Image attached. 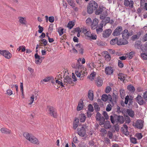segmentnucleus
I'll return each mask as SVG.
<instances>
[{
  "mask_svg": "<svg viewBox=\"0 0 147 147\" xmlns=\"http://www.w3.org/2000/svg\"><path fill=\"white\" fill-rule=\"evenodd\" d=\"M78 64H77L74 68L76 69L75 71V74L77 77L80 78L81 76V73H82V70L84 69V67L83 65L81 64L80 63V61L82 62V63L84 64L85 63V60L84 58H79L77 60Z\"/></svg>",
  "mask_w": 147,
  "mask_h": 147,
  "instance_id": "1",
  "label": "nucleus"
},
{
  "mask_svg": "<svg viewBox=\"0 0 147 147\" xmlns=\"http://www.w3.org/2000/svg\"><path fill=\"white\" fill-rule=\"evenodd\" d=\"M23 135L24 137L31 143L37 145L39 144V142L38 139L31 134L25 132L23 134Z\"/></svg>",
  "mask_w": 147,
  "mask_h": 147,
  "instance_id": "2",
  "label": "nucleus"
},
{
  "mask_svg": "<svg viewBox=\"0 0 147 147\" xmlns=\"http://www.w3.org/2000/svg\"><path fill=\"white\" fill-rule=\"evenodd\" d=\"M98 6V4L95 1H90L88 6V13L90 14L92 13L94 10L97 9Z\"/></svg>",
  "mask_w": 147,
  "mask_h": 147,
  "instance_id": "3",
  "label": "nucleus"
},
{
  "mask_svg": "<svg viewBox=\"0 0 147 147\" xmlns=\"http://www.w3.org/2000/svg\"><path fill=\"white\" fill-rule=\"evenodd\" d=\"M47 109L50 116L55 118H57L58 113L56 108L53 106L49 105L47 107Z\"/></svg>",
  "mask_w": 147,
  "mask_h": 147,
  "instance_id": "4",
  "label": "nucleus"
},
{
  "mask_svg": "<svg viewBox=\"0 0 147 147\" xmlns=\"http://www.w3.org/2000/svg\"><path fill=\"white\" fill-rule=\"evenodd\" d=\"M107 16L106 12H103L100 15V19L103 20L101 22L100 24L103 26H105L106 24L109 23V22L110 18L109 17L105 18Z\"/></svg>",
  "mask_w": 147,
  "mask_h": 147,
  "instance_id": "5",
  "label": "nucleus"
},
{
  "mask_svg": "<svg viewBox=\"0 0 147 147\" xmlns=\"http://www.w3.org/2000/svg\"><path fill=\"white\" fill-rule=\"evenodd\" d=\"M87 126L86 125H83L80 128L78 129L77 133L79 135L82 137L84 136L86 133V129Z\"/></svg>",
  "mask_w": 147,
  "mask_h": 147,
  "instance_id": "6",
  "label": "nucleus"
},
{
  "mask_svg": "<svg viewBox=\"0 0 147 147\" xmlns=\"http://www.w3.org/2000/svg\"><path fill=\"white\" fill-rule=\"evenodd\" d=\"M96 119L97 120L99 121V124L100 125L104 124L105 119L104 118L101 116V115L99 113H97L96 115Z\"/></svg>",
  "mask_w": 147,
  "mask_h": 147,
  "instance_id": "7",
  "label": "nucleus"
},
{
  "mask_svg": "<svg viewBox=\"0 0 147 147\" xmlns=\"http://www.w3.org/2000/svg\"><path fill=\"white\" fill-rule=\"evenodd\" d=\"M122 30V28L121 26H118L114 30L113 35L114 36L120 35Z\"/></svg>",
  "mask_w": 147,
  "mask_h": 147,
  "instance_id": "8",
  "label": "nucleus"
},
{
  "mask_svg": "<svg viewBox=\"0 0 147 147\" xmlns=\"http://www.w3.org/2000/svg\"><path fill=\"white\" fill-rule=\"evenodd\" d=\"M0 53L8 59H10L11 56V54L8 51L6 50H0Z\"/></svg>",
  "mask_w": 147,
  "mask_h": 147,
  "instance_id": "9",
  "label": "nucleus"
},
{
  "mask_svg": "<svg viewBox=\"0 0 147 147\" xmlns=\"http://www.w3.org/2000/svg\"><path fill=\"white\" fill-rule=\"evenodd\" d=\"M105 71L107 75H111L113 73V68L111 66H108L105 68Z\"/></svg>",
  "mask_w": 147,
  "mask_h": 147,
  "instance_id": "10",
  "label": "nucleus"
},
{
  "mask_svg": "<svg viewBox=\"0 0 147 147\" xmlns=\"http://www.w3.org/2000/svg\"><path fill=\"white\" fill-rule=\"evenodd\" d=\"M133 125L137 128L141 129L143 126V122L141 120H138L136 122L135 125Z\"/></svg>",
  "mask_w": 147,
  "mask_h": 147,
  "instance_id": "11",
  "label": "nucleus"
},
{
  "mask_svg": "<svg viewBox=\"0 0 147 147\" xmlns=\"http://www.w3.org/2000/svg\"><path fill=\"white\" fill-rule=\"evenodd\" d=\"M112 32L111 29H108L103 31L102 33V36L104 38H107L109 36Z\"/></svg>",
  "mask_w": 147,
  "mask_h": 147,
  "instance_id": "12",
  "label": "nucleus"
},
{
  "mask_svg": "<svg viewBox=\"0 0 147 147\" xmlns=\"http://www.w3.org/2000/svg\"><path fill=\"white\" fill-rule=\"evenodd\" d=\"M63 83L64 84L66 85L67 84H73L72 79L69 76H67L64 78Z\"/></svg>",
  "mask_w": 147,
  "mask_h": 147,
  "instance_id": "13",
  "label": "nucleus"
},
{
  "mask_svg": "<svg viewBox=\"0 0 147 147\" xmlns=\"http://www.w3.org/2000/svg\"><path fill=\"white\" fill-rule=\"evenodd\" d=\"M128 43V41L127 40L123 38L118 39V42H117V45H122L127 44Z\"/></svg>",
  "mask_w": 147,
  "mask_h": 147,
  "instance_id": "14",
  "label": "nucleus"
},
{
  "mask_svg": "<svg viewBox=\"0 0 147 147\" xmlns=\"http://www.w3.org/2000/svg\"><path fill=\"white\" fill-rule=\"evenodd\" d=\"M122 36L123 38L126 39H128L129 36V34L128 30L125 29L123 30L122 33Z\"/></svg>",
  "mask_w": 147,
  "mask_h": 147,
  "instance_id": "15",
  "label": "nucleus"
},
{
  "mask_svg": "<svg viewBox=\"0 0 147 147\" xmlns=\"http://www.w3.org/2000/svg\"><path fill=\"white\" fill-rule=\"evenodd\" d=\"M124 4L125 6L132 8L133 6L134 2L132 0L129 1V0H125Z\"/></svg>",
  "mask_w": 147,
  "mask_h": 147,
  "instance_id": "16",
  "label": "nucleus"
},
{
  "mask_svg": "<svg viewBox=\"0 0 147 147\" xmlns=\"http://www.w3.org/2000/svg\"><path fill=\"white\" fill-rule=\"evenodd\" d=\"M121 130L125 135L128 136L129 135V133L128 131V127L127 125L124 124L123 126L121 128Z\"/></svg>",
  "mask_w": 147,
  "mask_h": 147,
  "instance_id": "17",
  "label": "nucleus"
},
{
  "mask_svg": "<svg viewBox=\"0 0 147 147\" xmlns=\"http://www.w3.org/2000/svg\"><path fill=\"white\" fill-rule=\"evenodd\" d=\"M98 22V20L96 18L93 20L92 24L91 25V28L92 29H94L96 28Z\"/></svg>",
  "mask_w": 147,
  "mask_h": 147,
  "instance_id": "18",
  "label": "nucleus"
},
{
  "mask_svg": "<svg viewBox=\"0 0 147 147\" xmlns=\"http://www.w3.org/2000/svg\"><path fill=\"white\" fill-rule=\"evenodd\" d=\"M96 84L98 87H100L103 84V80L102 78L98 77L96 80Z\"/></svg>",
  "mask_w": 147,
  "mask_h": 147,
  "instance_id": "19",
  "label": "nucleus"
},
{
  "mask_svg": "<svg viewBox=\"0 0 147 147\" xmlns=\"http://www.w3.org/2000/svg\"><path fill=\"white\" fill-rule=\"evenodd\" d=\"M108 98H110V100L112 99L111 96L109 94L108 96L106 94H104L102 96L101 99L104 101H106Z\"/></svg>",
  "mask_w": 147,
  "mask_h": 147,
  "instance_id": "20",
  "label": "nucleus"
},
{
  "mask_svg": "<svg viewBox=\"0 0 147 147\" xmlns=\"http://www.w3.org/2000/svg\"><path fill=\"white\" fill-rule=\"evenodd\" d=\"M18 19L19 20V22L21 24L25 25L26 24L27 21L26 20V18H24L22 17H18Z\"/></svg>",
  "mask_w": 147,
  "mask_h": 147,
  "instance_id": "21",
  "label": "nucleus"
},
{
  "mask_svg": "<svg viewBox=\"0 0 147 147\" xmlns=\"http://www.w3.org/2000/svg\"><path fill=\"white\" fill-rule=\"evenodd\" d=\"M136 99L140 105H142L144 103V101L143 100L141 96L138 95Z\"/></svg>",
  "mask_w": 147,
  "mask_h": 147,
  "instance_id": "22",
  "label": "nucleus"
},
{
  "mask_svg": "<svg viewBox=\"0 0 147 147\" xmlns=\"http://www.w3.org/2000/svg\"><path fill=\"white\" fill-rule=\"evenodd\" d=\"M88 97L90 100H92L94 98L93 92V91L90 90L88 92Z\"/></svg>",
  "mask_w": 147,
  "mask_h": 147,
  "instance_id": "23",
  "label": "nucleus"
},
{
  "mask_svg": "<svg viewBox=\"0 0 147 147\" xmlns=\"http://www.w3.org/2000/svg\"><path fill=\"white\" fill-rule=\"evenodd\" d=\"M83 107V102L82 100H80L77 109V111H80L81 110Z\"/></svg>",
  "mask_w": 147,
  "mask_h": 147,
  "instance_id": "24",
  "label": "nucleus"
},
{
  "mask_svg": "<svg viewBox=\"0 0 147 147\" xmlns=\"http://www.w3.org/2000/svg\"><path fill=\"white\" fill-rule=\"evenodd\" d=\"M81 32L80 30V28L79 27H78L75 28L74 29V34H77V36L78 37H79L80 36V33Z\"/></svg>",
  "mask_w": 147,
  "mask_h": 147,
  "instance_id": "25",
  "label": "nucleus"
},
{
  "mask_svg": "<svg viewBox=\"0 0 147 147\" xmlns=\"http://www.w3.org/2000/svg\"><path fill=\"white\" fill-rule=\"evenodd\" d=\"M1 132L3 134H9L11 132V130L6 128H2L0 129Z\"/></svg>",
  "mask_w": 147,
  "mask_h": 147,
  "instance_id": "26",
  "label": "nucleus"
},
{
  "mask_svg": "<svg viewBox=\"0 0 147 147\" xmlns=\"http://www.w3.org/2000/svg\"><path fill=\"white\" fill-rule=\"evenodd\" d=\"M96 75V73L94 71H93L90 75L88 76V78L91 80H93Z\"/></svg>",
  "mask_w": 147,
  "mask_h": 147,
  "instance_id": "27",
  "label": "nucleus"
},
{
  "mask_svg": "<svg viewBox=\"0 0 147 147\" xmlns=\"http://www.w3.org/2000/svg\"><path fill=\"white\" fill-rule=\"evenodd\" d=\"M115 121L117 123H123L124 122V118L123 116H119Z\"/></svg>",
  "mask_w": 147,
  "mask_h": 147,
  "instance_id": "28",
  "label": "nucleus"
},
{
  "mask_svg": "<svg viewBox=\"0 0 147 147\" xmlns=\"http://www.w3.org/2000/svg\"><path fill=\"white\" fill-rule=\"evenodd\" d=\"M141 34V33L140 32H137V34L133 35L131 38L132 40H134L136 39H138Z\"/></svg>",
  "mask_w": 147,
  "mask_h": 147,
  "instance_id": "29",
  "label": "nucleus"
},
{
  "mask_svg": "<svg viewBox=\"0 0 147 147\" xmlns=\"http://www.w3.org/2000/svg\"><path fill=\"white\" fill-rule=\"evenodd\" d=\"M104 127L106 129H109L111 127L110 122L109 121H107L105 123L104 122Z\"/></svg>",
  "mask_w": 147,
  "mask_h": 147,
  "instance_id": "30",
  "label": "nucleus"
},
{
  "mask_svg": "<svg viewBox=\"0 0 147 147\" xmlns=\"http://www.w3.org/2000/svg\"><path fill=\"white\" fill-rule=\"evenodd\" d=\"M104 8L101 7H99L97 10L95 12L96 15H98L100 14L103 11Z\"/></svg>",
  "mask_w": 147,
  "mask_h": 147,
  "instance_id": "31",
  "label": "nucleus"
},
{
  "mask_svg": "<svg viewBox=\"0 0 147 147\" xmlns=\"http://www.w3.org/2000/svg\"><path fill=\"white\" fill-rule=\"evenodd\" d=\"M125 75L121 73H119L118 75V79L120 80L121 81H124L125 80Z\"/></svg>",
  "mask_w": 147,
  "mask_h": 147,
  "instance_id": "32",
  "label": "nucleus"
},
{
  "mask_svg": "<svg viewBox=\"0 0 147 147\" xmlns=\"http://www.w3.org/2000/svg\"><path fill=\"white\" fill-rule=\"evenodd\" d=\"M79 117L80 118V122H84L85 121L86 117L85 114L84 113L81 114L80 115Z\"/></svg>",
  "mask_w": 147,
  "mask_h": 147,
  "instance_id": "33",
  "label": "nucleus"
},
{
  "mask_svg": "<svg viewBox=\"0 0 147 147\" xmlns=\"http://www.w3.org/2000/svg\"><path fill=\"white\" fill-rule=\"evenodd\" d=\"M127 114L131 117H133L134 115V113L133 111L131 109H127Z\"/></svg>",
  "mask_w": 147,
  "mask_h": 147,
  "instance_id": "34",
  "label": "nucleus"
},
{
  "mask_svg": "<svg viewBox=\"0 0 147 147\" xmlns=\"http://www.w3.org/2000/svg\"><path fill=\"white\" fill-rule=\"evenodd\" d=\"M74 27V21L72 20L69 22L68 23L67 27L70 30Z\"/></svg>",
  "mask_w": 147,
  "mask_h": 147,
  "instance_id": "35",
  "label": "nucleus"
},
{
  "mask_svg": "<svg viewBox=\"0 0 147 147\" xmlns=\"http://www.w3.org/2000/svg\"><path fill=\"white\" fill-rule=\"evenodd\" d=\"M117 42H118V38L115 37V38L112 39L110 41V44L111 45H114L116 43L117 44Z\"/></svg>",
  "mask_w": 147,
  "mask_h": 147,
  "instance_id": "36",
  "label": "nucleus"
},
{
  "mask_svg": "<svg viewBox=\"0 0 147 147\" xmlns=\"http://www.w3.org/2000/svg\"><path fill=\"white\" fill-rule=\"evenodd\" d=\"M79 120L77 118H75L74 121V129L76 128L79 125Z\"/></svg>",
  "mask_w": 147,
  "mask_h": 147,
  "instance_id": "37",
  "label": "nucleus"
},
{
  "mask_svg": "<svg viewBox=\"0 0 147 147\" xmlns=\"http://www.w3.org/2000/svg\"><path fill=\"white\" fill-rule=\"evenodd\" d=\"M141 42L139 41H137L135 42V47L136 48L139 49L140 47Z\"/></svg>",
  "mask_w": 147,
  "mask_h": 147,
  "instance_id": "38",
  "label": "nucleus"
},
{
  "mask_svg": "<svg viewBox=\"0 0 147 147\" xmlns=\"http://www.w3.org/2000/svg\"><path fill=\"white\" fill-rule=\"evenodd\" d=\"M63 28L61 27H60L58 28L57 31L59 34V35L60 36H61L63 34Z\"/></svg>",
  "mask_w": 147,
  "mask_h": 147,
  "instance_id": "39",
  "label": "nucleus"
},
{
  "mask_svg": "<svg viewBox=\"0 0 147 147\" xmlns=\"http://www.w3.org/2000/svg\"><path fill=\"white\" fill-rule=\"evenodd\" d=\"M76 49L74 48V53H77L78 51L82 48L80 47V44H77L76 45Z\"/></svg>",
  "mask_w": 147,
  "mask_h": 147,
  "instance_id": "40",
  "label": "nucleus"
},
{
  "mask_svg": "<svg viewBox=\"0 0 147 147\" xmlns=\"http://www.w3.org/2000/svg\"><path fill=\"white\" fill-rule=\"evenodd\" d=\"M127 88L130 91L134 92L135 90L134 87L131 85H128L127 86Z\"/></svg>",
  "mask_w": 147,
  "mask_h": 147,
  "instance_id": "41",
  "label": "nucleus"
},
{
  "mask_svg": "<svg viewBox=\"0 0 147 147\" xmlns=\"http://www.w3.org/2000/svg\"><path fill=\"white\" fill-rule=\"evenodd\" d=\"M53 77L52 76L47 77L46 78L43 79L42 81L43 82H47L51 80H53Z\"/></svg>",
  "mask_w": 147,
  "mask_h": 147,
  "instance_id": "42",
  "label": "nucleus"
},
{
  "mask_svg": "<svg viewBox=\"0 0 147 147\" xmlns=\"http://www.w3.org/2000/svg\"><path fill=\"white\" fill-rule=\"evenodd\" d=\"M81 32L83 33L84 34H86V32L89 30L88 29H87L86 27H83L80 28Z\"/></svg>",
  "mask_w": 147,
  "mask_h": 147,
  "instance_id": "43",
  "label": "nucleus"
},
{
  "mask_svg": "<svg viewBox=\"0 0 147 147\" xmlns=\"http://www.w3.org/2000/svg\"><path fill=\"white\" fill-rule=\"evenodd\" d=\"M120 94L121 98H123L125 96V91L123 89H121L120 91Z\"/></svg>",
  "mask_w": 147,
  "mask_h": 147,
  "instance_id": "44",
  "label": "nucleus"
},
{
  "mask_svg": "<svg viewBox=\"0 0 147 147\" xmlns=\"http://www.w3.org/2000/svg\"><path fill=\"white\" fill-rule=\"evenodd\" d=\"M141 56L142 58L144 60H147V53H142L141 54Z\"/></svg>",
  "mask_w": 147,
  "mask_h": 147,
  "instance_id": "45",
  "label": "nucleus"
},
{
  "mask_svg": "<svg viewBox=\"0 0 147 147\" xmlns=\"http://www.w3.org/2000/svg\"><path fill=\"white\" fill-rule=\"evenodd\" d=\"M107 53H106V55L105 56V59L107 61H109L111 59V56L110 55L108 54V52H106Z\"/></svg>",
  "mask_w": 147,
  "mask_h": 147,
  "instance_id": "46",
  "label": "nucleus"
},
{
  "mask_svg": "<svg viewBox=\"0 0 147 147\" xmlns=\"http://www.w3.org/2000/svg\"><path fill=\"white\" fill-rule=\"evenodd\" d=\"M101 27H97V26L96 27V31L98 33L99 32H102V28L103 27V26L102 24H100Z\"/></svg>",
  "mask_w": 147,
  "mask_h": 147,
  "instance_id": "47",
  "label": "nucleus"
},
{
  "mask_svg": "<svg viewBox=\"0 0 147 147\" xmlns=\"http://www.w3.org/2000/svg\"><path fill=\"white\" fill-rule=\"evenodd\" d=\"M69 4L71 6L72 8H74V1L73 0H66Z\"/></svg>",
  "mask_w": 147,
  "mask_h": 147,
  "instance_id": "48",
  "label": "nucleus"
},
{
  "mask_svg": "<svg viewBox=\"0 0 147 147\" xmlns=\"http://www.w3.org/2000/svg\"><path fill=\"white\" fill-rule=\"evenodd\" d=\"M96 37L97 36L96 34L92 33L91 34L90 37L89 39L92 40H95L96 39Z\"/></svg>",
  "mask_w": 147,
  "mask_h": 147,
  "instance_id": "49",
  "label": "nucleus"
},
{
  "mask_svg": "<svg viewBox=\"0 0 147 147\" xmlns=\"http://www.w3.org/2000/svg\"><path fill=\"white\" fill-rule=\"evenodd\" d=\"M135 53V52L133 51H131L130 52L128 55L129 58L130 59H132L133 56L134 55Z\"/></svg>",
  "mask_w": 147,
  "mask_h": 147,
  "instance_id": "50",
  "label": "nucleus"
},
{
  "mask_svg": "<svg viewBox=\"0 0 147 147\" xmlns=\"http://www.w3.org/2000/svg\"><path fill=\"white\" fill-rule=\"evenodd\" d=\"M130 140L131 143L135 144L137 143V140L134 137H131L130 138Z\"/></svg>",
  "mask_w": 147,
  "mask_h": 147,
  "instance_id": "51",
  "label": "nucleus"
},
{
  "mask_svg": "<svg viewBox=\"0 0 147 147\" xmlns=\"http://www.w3.org/2000/svg\"><path fill=\"white\" fill-rule=\"evenodd\" d=\"M88 110L90 112H93L94 111V108L93 106L91 104H89L88 106Z\"/></svg>",
  "mask_w": 147,
  "mask_h": 147,
  "instance_id": "52",
  "label": "nucleus"
},
{
  "mask_svg": "<svg viewBox=\"0 0 147 147\" xmlns=\"http://www.w3.org/2000/svg\"><path fill=\"white\" fill-rule=\"evenodd\" d=\"M112 109V106L110 104H108L106 110L107 111H110Z\"/></svg>",
  "mask_w": 147,
  "mask_h": 147,
  "instance_id": "53",
  "label": "nucleus"
},
{
  "mask_svg": "<svg viewBox=\"0 0 147 147\" xmlns=\"http://www.w3.org/2000/svg\"><path fill=\"white\" fill-rule=\"evenodd\" d=\"M111 90V88L110 86H107L105 89V92L107 93L109 92Z\"/></svg>",
  "mask_w": 147,
  "mask_h": 147,
  "instance_id": "54",
  "label": "nucleus"
},
{
  "mask_svg": "<svg viewBox=\"0 0 147 147\" xmlns=\"http://www.w3.org/2000/svg\"><path fill=\"white\" fill-rule=\"evenodd\" d=\"M39 30L38 31L39 33H41L43 31L44 29L40 25L38 26Z\"/></svg>",
  "mask_w": 147,
  "mask_h": 147,
  "instance_id": "55",
  "label": "nucleus"
},
{
  "mask_svg": "<svg viewBox=\"0 0 147 147\" xmlns=\"http://www.w3.org/2000/svg\"><path fill=\"white\" fill-rule=\"evenodd\" d=\"M136 136L138 139L140 140L142 137V136L141 133H140L136 134Z\"/></svg>",
  "mask_w": 147,
  "mask_h": 147,
  "instance_id": "56",
  "label": "nucleus"
},
{
  "mask_svg": "<svg viewBox=\"0 0 147 147\" xmlns=\"http://www.w3.org/2000/svg\"><path fill=\"white\" fill-rule=\"evenodd\" d=\"M118 65L120 68H122L123 67V64L122 62V61L120 60H118Z\"/></svg>",
  "mask_w": 147,
  "mask_h": 147,
  "instance_id": "57",
  "label": "nucleus"
},
{
  "mask_svg": "<svg viewBox=\"0 0 147 147\" xmlns=\"http://www.w3.org/2000/svg\"><path fill=\"white\" fill-rule=\"evenodd\" d=\"M86 23L88 24H90L92 23V20L91 19L89 18H88L86 20Z\"/></svg>",
  "mask_w": 147,
  "mask_h": 147,
  "instance_id": "58",
  "label": "nucleus"
},
{
  "mask_svg": "<svg viewBox=\"0 0 147 147\" xmlns=\"http://www.w3.org/2000/svg\"><path fill=\"white\" fill-rule=\"evenodd\" d=\"M34 57L36 59H43L44 58L42 57L40 58V56L38 55L37 53L34 55Z\"/></svg>",
  "mask_w": 147,
  "mask_h": 147,
  "instance_id": "59",
  "label": "nucleus"
},
{
  "mask_svg": "<svg viewBox=\"0 0 147 147\" xmlns=\"http://www.w3.org/2000/svg\"><path fill=\"white\" fill-rule=\"evenodd\" d=\"M49 21L51 23L53 22L54 21V18L53 16H50L49 17Z\"/></svg>",
  "mask_w": 147,
  "mask_h": 147,
  "instance_id": "60",
  "label": "nucleus"
},
{
  "mask_svg": "<svg viewBox=\"0 0 147 147\" xmlns=\"http://www.w3.org/2000/svg\"><path fill=\"white\" fill-rule=\"evenodd\" d=\"M103 114L105 117V119H108L109 118L108 116V115L106 111H104L103 112Z\"/></svg>",
  "mask_w": 147,
  "mask_h": 147,
  "instance_id": "61",
  "label": "nucleus"
},
{
  "mask_svg": "<svg viewBox=\"0 0 147 147\" xmlns=\"http://www.w3.org/2000/svg\"><path fill=\"white\" fill-rule=\"evenodd\" d=\"M42 59H38V60H35V63L37 64H40L42 62Z\"/></svg>",
  "mask_w": 147,
  "mask_h": 147,
  "instance_id": "62",
  "label": "nucleus"
},
{
  "mask_svg": "<svg viewBox=\"0 0 147 147\" xmlns=\"http://www.w3.org/2000/svg\"><path fill=\"white\" fill-rule=\"evenodd\" d=\"M107 135L110 139H111L112 138L113 134L111 131H109L107 133Z\"/></svg>",
  "mask_w": 147,
  "mask_h": 147,
  "instance_id": "63",
  "label": "nucleus"
},
{
  "mask_svg": "<svg viewBox=\"0 0 147 147\" xmlns=\"http://www.w3.org/2000/svg\"><path fill=\"white\" fill-rule=\"evenodd\" d=\"M142 40L145 42L147 40V33L142 38Z\"/></svg>",
  "mask_w": 147,
  "mask_h": 147,
  "instance_id": "64",
  "label": "nucleus"
}]
</instances>
